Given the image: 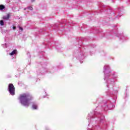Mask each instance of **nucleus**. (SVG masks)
I'll list each match as a JSON object with an SVG mask.
<instances>
[{"instance_id":"1","label":"nucleus","mask_w":130,"mask_h":130,"mask_svg":"<svg viewBox=\"0 0 130 130\" xmlns=\"http://www.w3.org/2000/svg\"><path fill=\"white\" fill-rule=\"evenodd\" d=\"M18 100L21 104L23 105V106H29V105H30L29 101L33 100V96L29 93H23L20 94L18 97Z\"/></svg>"},{"instance_id":"2","label":"nucleus","mask_w":130,"mask_h":130,"mask_svg":"<svg viewBox=\"0 0 130 130\" xmlns=\"http://www.w3.org/2000/svg\"><path fill=\"white\" fill-rule=\"evenodd\" d=\"M8 91L12 96H14L16 92H15V86H14V84L12 83H10L8 85Z\"/></svg>"},{"instance_id":"3","label":"nucleus","mask_w":130,"mask_h":130,"mask_svg":"<svg viewBox=\"0 0 130 130\" xmlns=\"http://www.w3.org/2000/svg\"><path fill=\"white\" fill-rule=\"evenodd\" d=\"M10 17H11V13H8L7 14V15L6 16H4L3 17V20H6L7 21H8V20H9V19H10Z\"/></svg>"},{"instance_id":"4","label":"nucleus","mask_w":130,"mask_h":130,"mask_svg":"<svg viewBox=\"0 0 130 130\" xmlns=\"http://www.w3.org/2000/svg\"><path fill=\"white\" fill-rule=\"evenodd\" d=\"M17 54V50H14L11 53H10L9 55H14V54Z\"/></svg>"},{"instance_id":"5","label":"nucleus","mask_w":130,"mask_h":130,"mask_svg":"<svg viewBox=\"0 0 130 130\" xmlns=\"http://www.w3.org/2000/svg\"><path fill=\"white\" fill-rule=\"evenodd\" d=\"M32 107L33 109L36 110V109H37L38 106L36 104H34L32 105Z\"/></svg>"},{"instance_id":"6","label":"nucleus","mask_w":130,"mask_h":130,"mask_svg":"<svg viewBox=\"0 0 130 130\" xmlns=\"http://www.w3.org/2000/svg\"><path fill=\"white\" fill-rule=\"evenodd\" d=\"M5 6H4L3 5H0V10H4V9H5Z\"/></svg>"},{"instance_id":"7","label":"nucleus","mask_w":130,"mask_h":130,"mask_svg":"<svg viewBox=\"0 0 130 130\" xmlns=\"http://www.w3.org/2000/svg\"><path fill=\"white\" fill-rule=\"evenodd\" d=\"M0 25H1V26H4V20H1L0 21Z\"/></svg>"},{"instance_id":"8","label":"nucleus","mask_w":130,"mask_h":130,"mask_svg":"<svg viewBox=\"0 0 130 130\" xmlns=\"http://www.w3.org/2000/svg\"><path fill=\"white\" fill-rule=\"evenodd\" d=\"M28 9L30 10V11H33V7H29Z\"/></svg>"},{"instance_id":"9","label":"nucleus","mask_w":130,"mask_h":130,"mask_svg":"<svg viewBox=\"0 0 130 130\" xmlns=\"http://www.w3.org/2000/svg\"><path fill=\"white\" fill-rule=\"evenodd\" d=\"M19 29L21 30V31H23V28L21 26H19Z\"/></svg>"},{"instance_id":"10","label":"nucleus","mask_w":130,"mask_h":130,"mask_svg":"<svg viewBox=\"0 0 130 130\" xmlns=\"http://www.w3.org/2000/svg\"><path fill=\"white\" fill-rule=\"evenodd\" d=\"M13 28L14 30L16 29V26H13Z\"/></svg>"},{"instance_id":"11","label":"nucleus","mask_w":130,"mask_h":130,"mask_svg":"<svg viewBox=\"0 0 130 130\" xmlns=\"http://www.w3.org/2000/svg\"><path fill=\"white\" fill-rule=\"evenodd\" d=\"M31 1L32 3H33L35 1V0H31Z\"/></svg>"},{"instance_id":"12","label":"nucleus","mask_w":130,"mask_h":130,"mask_svg":"<svg viewBox=\"0 0 130 130\" xmlns=\"http://www.w3.org/2000/svg\"><path fill=\"white\" fill-rule=\"evenodd\" d=\"M24 10H26V8H25Z\"/></svg>"}]
</instances>
